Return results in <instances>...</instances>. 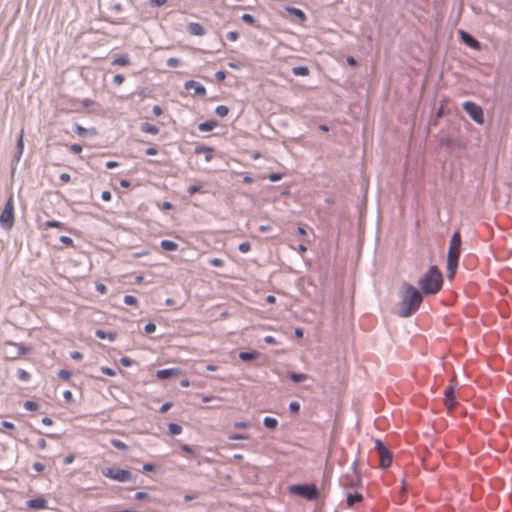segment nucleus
I'll return each mask as SVG.
<instances>
[{"label":"nucleus","mask_w":512,"mask_h":512,"mask_svg":"<svg viewBox=\"0 0 512 512\" xmlns=\"http://www.w3.org/2000/svg\"><path fill=\"white\" fill-rule=\"evenodd\" d=\"M424 294L408 282H403L399 290L398 315L408 318L417 312L424 299Z\"/></svg>","instance_id":"obj_1"},{"label":"nucleus","mask_w":512,"mask_h":512,"mask_svg":"<svg viewBox=\"0 0 512 512\" xmlns=\"http://www.w3.org/2000/svg\"><path fill=\"white\" fill-rule=\"evenodd\" d=\"M443 274L438 266L432 265L418 280L420 291L425 295L437 294L443 286Z\"/></svg>","instance_id":"obj_2"},{"label":"nucleus","mask_w":512,"mask_h":512,"mask_svg":"<svg viewBox=\"0 0 512 512\" xmlns=\"http://www.w3.org/2000/svg\"><path fill=\"white\" fill-rule=\"evenodd\" d=\"M291 494L297 495L307 501H315L319 498V489L315 483L292 484L288 487Z\"/></svg>","instance_id":"obj_3"},{"label":"nucleus","mask_w":512,"mask_h":512,"mask_svg":"<svg viewBox=\"0 0 512 512\" xmlns=\"http://www.w3.org/2000/svg\"><path fill=\"white\" fill-rule=\"evenodd\" d=\"M102 475L121 483L134 482L136 480V475H134L130 470L117 467H107L103 469Z\"/></svg>","instance_id":"obj_4"},{"label":"nucleus","mask_w":512,"mask_h":512,"mask_svg":"<svg viewBox=\"0 0 512 512\" xmlns=\"http://www.w3.org/2000/svg\"><path fill=\"white\" fill-rule=\"evenodd\" d=\"M14 225V201L11 195L6 203L3 211L0 214V226L3 229L9 230Z\"/></svg>","instance_id":"obj_5"},{"label":"nucleus","mask_w":512,"mask_h":512,"mask_svg":"<svg viewBox=\"0 0 512 512\" xmlns=\"http://www.w3.org/2000/svg\"><path fill=\"white\" fill-rule=\"evenodd\" d=\"M462 108L476 124L484 123V111L480 105L473 101H465Z\"/></svg>","instance_id":"obj_6"},{"label":"nucleus","mask_w":512,"mask_h":512,"mask_svg":"<svg viewBox=\"0 0 512 512\" xmlns=\"http://www.w3.org/2000/svg\"><path fill=\"white\" fill-rule=\"evenodd\" d=\"M461 246H462V237L460 231H454L448 248L447 256H454L455 258H459L461 256Z\"/></svg>","instance_id":"obj_7"},{"label":"nucleus","mask_w":512,"mask_h":512,"mask_svg":"<svg viewBox=\"0 0 512 512\" xmlns=\"http://www.w3.org/2000/svg\"><path fill=\"white\" fill-rule=\"evenodd\" d=\"M460 41L468 46L471 49L474 50H481V43L469 32L465 30H459L458 31Z\"/></svg>","instance_id":"obj_8"},{"label":"nucleus","mask_w":512,"mask_h":512,"mask_svg":"<svg viewBox=\"0 0 512 512\" xmlns=\"http://www.w3.org/2000/svg\"><path fill=\"white\" fill-rule=\"evenodd\" d=\"M444 404L448 409H452L457 405V399L455 395V388L453 385H449L445 388L444 392Z\"/></svg>","instance_id":"obj_9"},{"label":"nucleus","mask_w":512,"mask_h":512,"mask_svg":"<svg viewBox=\"0 0 512 512\" xmlns=\"http://www.w3.org/2000/svg\"><path fill=\"white\" fill-rule=\"evenodd\" d=\"M182 373V369L179 368V367H171V368H165V369H161V370H158L156 372V377L159 379V380H168V379H171L175 376H178Z\"/></svg>","instance_id":"obj_10"},{"label":"nucleus","mask_w":512,"mask_h":512,"mask_svg":"<svg viewBox=\"0 0 512 512\" xmlns=\"http://www.w3.org/2000/svg\"><path fill=\"white\" fill-rule=\"evenodd\" d=\"M26 506L32 510H43L48 507L47 500L42 497H35L26 501Z\"/></svg>","instance_id":"obj_11"},{"label":"nucleus","mask_w":512,"mask_h":512,"mask_svg":"<svg viewBox=\"0 0 512 512\" xmlns=\"http://www.w3.org/2000/svg\"><path fill=\"white\" fill-rule=\"evenodd\" d=\"M184 88L187 90L193 89L195 96H205L206 95V88L204 87V85H202L200 82H197L195 80H187L184 83Z\"/></svg>","instance_id":"obj_12"},{"label":"nucleus","mask_w":512,"mask_h":512,"mask_svg":"<svg viewBox=\"0 0 512 512\" xmlns=\"http://www.w3.org/2000/svg\"><path fill=\"white\" fill-rule=\"evenodd\" d=\"M8 346L11 348H15V355L13 357H20L22 355L30 354L32 352V348L30 346H25L21 343H16L13 341H8Z\"/></svg>","instance_id":"obj_13"},{"label":"nucleus","mask_w":512,"mask_h":512,"mask_svg":"<svg viewBox=\"0 0 512 512\" xmlns=\"http://www.w3.org/2000/svg\"><path fill=\"white\" fill-rule=\"evenodd\" d=\"M378 454H379L380 467L382 469L389 468L392 464V459H393L391 451L389 449H387L385 451L379 452Z\"/></svg>","instance_id":"obj_14"},{"label":"nucleus","mask_w":512,"mask_h":512,"mask_svg":"<svg viewBox=\"0 0 512 512\" xmlns=\"http://www.w3.org/2000/svg\"><path fill=\"white\" fill-rule=\"evenodd\" d=\"M459 258H455L454 256H447V271H448V278L451 279L454 277L457 268L459 266Z\"/></svg>","instance_id":"obj_15"},{"label":"nucleus","mask_w":512,"mask_h":512,"mask_svg":"<svg viewBox=\"0 0 512 512\" xmlns=\"http://www.w3.org/2000/svg\"><path fill=\"white\" fill-rule=\"evenodd\" d=\"M214 149L210 146H206L203 144H197L194 147V153L199 155L202 154V152H205V161L210 162L212 160V153Z\"/></svg>","instance_id":"obj_16"},{"label":"nucleus","mask_w":512,"mask_h":512,"mask_svg":"<svg viewBox=\"0 0 512 512\" xmlns=\"http://www.w3.org/2000/svg\"><path fill=\"white\" fill-rule=\"evenodd\" d=\"M187 31L193 36H203L206 34V29L197 22H190L187 26Z\"/></svg>","instance_id":"obj_17"},{"label":"nucleus","mask_w":512,"mask_h":512,"mask_svg":"<svg viewBox=\"0 0 512 512\" xmlns=\"http://www.w3.org/2000/svg\"><path fill=\"white\" fill-rule=\"evenodd\" d=\"M364 499L363 495L359 492L347 493L346 504L348 507H352L357 503L362 502Z\"/></svg>","instance_id":"obj_18"},{"label":"nucleus","mask_w":512,"mask_h":512,"mask_svg":"<svg viewBox=\"0 0 512 512\" xmlns=\"http://www.w3.org/2000/svg\"><path fill=\"white\" fill-rule=\"evenodd\" d=\"M23 150H24L23 131H21L20 134H19V137L17 139L16 152H15V155H14V158H13V161L15 163H18L20 161L21 156L23 154Z\"/></svg>","instance_id":"obj_19"},{"label":"nucleus","mask_w":512,"mask_h":512,"mask_svg":"<svg viewBox=\"0 0 512 512\" xmlns=\"http://www.w3.org/2000/svg\"><path fill=\"white\" fill-rule=\"evenodd\" d=\"M260 356V353L258 351H241L239 352V359L243 362H250L253 360L258 359Z\"/></svg>","instance_id":"obj_20"},{"label":"nucleus","mask_w":512,"mask_h":512,"mask_svg":"<svg viewBox=\"0 0 512 512\" xmlns=\"http://www.w3.org/2000/svg\"><path fill=\"white\" fill-rule=\"evenodd\" d=\"M95 336L102 340H108L109 342H114L116 340V333L112 331H105L102 329H97L95 331Z\"/></svg>","instance_id":"obj_21"},{"label":"nucleus","mask_w":512,"mask_h":512,"mask_svg":"<svg viewBox=\"0 0 512 512\" xmlns=\"http://www.w3.org/2000/svg\"><path fill=\"white\" fill-rule=\"evenodd\" d=\"M73 131L81 137H87L88 135H94L96 133L94 128L87 129L78 123L73 125Z\"/></svg>","instance_id":"obj_22"},{"label":"nucleus","mask_w":512,"mask_h":512,"mask_svg":"<svg viewBox=\"0 0 512 512\" xmlns=\"http://www.w3.org/2000/svg\"><path fill=\"white\" fill-rule=\"evenodd\" d=\"M286 11L290 15L298 18L300 21H305L307 19V16H306L305 12L302 9H300V8L293 7V6H288L286 8Z\"/></svg>","instance_id":"obj_23"},{"label":"nucleus","mask_w":512,"mask_h":512,"mask_svg":"<svg viewBox=\"0 0 512 512\" xmlns=\"http://www.w3.org/2000/svg\"><path fill=\"white\" fill-rule=\"evenodd\" d=\"M218 123L216 120L210 119L198 124V129L201 132H209L212 131L215 127H217Z\"/></svg>","instance_id":"obj_24"},{"label":"nucleus","mask_w":512,"mask_h":512,"mask_svg":"<svg viewBox=\"0 0 512 512\" xmlns=\"http://www.w3.org/2000/svg\"><path fill=\"white\" fill-rule=\"evenodd\" d=\"M140 130L151 135H157L160 131L156 125L150 124L148 122L141 123Z\"/></svg>","instance_id":"obj_25"},{"label":"nucleus","mask_w":512,"mask_h":512,"mask_svg":"<svg viewBox=\"0 0 512 512\" xmlns=\"http://www.w3.org/2000/svg\"><path fill=\"white\" fill-rule=\"evenodd\" d=\"M160 247L164 251L174 252L178 250V244L172 240L164 239L160 242Z\"/></svg>","instance_id":"obj_26"},{"label":"nucleus","mask_w":512,"mask_h":512,"mask_svg":"<svg viewBox=\"0 0 512 512\" xmlns=\"http://www.w3.org/2000/svg\"><path fill=\"white\" fill-rule=\"evenodd\" d=\"M288 378L294 383H300L307 380L308 375L300 372H289Z\"/></svg>","instance_id":"obj_27"},{"label":"nucleus","mask_w":512,"mask_h":512,"mask_svg":"<svg viewBox=\"0 0 512 512\" xmlns=\"http://www.w3.org/2000/svg\"><path fill=\"white\" fill-rule=\"evenodd\" d=\"M263 425L269 430H275L278 427V420L275 417L266 416L263 419Z\"/></svg>","instance_id":"obj_28"},{"label":"nucleus","mask_w":512,"mask_h":512,"mask_svg":"<svg viewBox=\"0 0 512 512\" xmlns=\"http://www.w3.org/2000/svg\"><path fill=\"white\" fill-rule=\"evenodd\" d=\"M110 444L114 448L121 450V451H127L129 449V446L126 443H124L123 441H121L120 439H117V438L110 439Z\"/></svg>","instance_id":"obj_29"},{"label":"nucleus","mask_w":512,"mask_h":512,"mask_svg":"<svg viewBox=\"0 0 512 512\" xmlns=\"http://www.w3.org/2000/svg\"><path fill=\"white\" fill-rule=\"evenodd\" d=\"M130 58L127 54H123L112 61V65L127 66L130 64Z\"/></svg>","instance_id":"obj_30"},{"label":"nucleus","mask_w":512,"mask_h":512,"mask_svg":"<svg viewBox=\"0 0 512 512\" xmlns=\"http://www.w3.org/2000/svg\"><path fill=\"white\" fill-rule=\"evenodd\" d=\"M292 73L295 76H307L309 75V68L307 66H295L292 68Z\"/></svg>","instance_id":"obj_31"},{"label":"nucleus","mask_w":512,"mask_h":512,"mask_svg":"<svg viewBox=\"0 0 512 512\" xmlns=\"http://www.w3.org/2000/svg\"><path fill=\"white\" fill-rule=\"evenodd\" d=\"M15 348H11L8 346V341L5 342L4 344V347H3V352H4V355H5V358L9 359V360H16L18 357H12L15 355Z\"/></svg>","instance_id":"obj_32"},{"label":"nucleus","mask_w":512,"mask_h":512,"mask_svg":"<svg viewBox=\"0 0 512 512\" xmlns=\"http://www.w3.org/2000/svg\"><path fill=\"white\" fill-rule=\"evenodd\" d=\"M168 432L172 436H176L181 434L182 432V426L178 423H169L168 424Z\"/></svg>","instance_id":"obj_33"},{"label":"nucleus","mask_w":512,"mask_h":512,"mask_svg":"<svg viewBox=\"0 0 512 512\" xmlns=\"http://www.w3.org/2000/svg\"><path fill=\"white\" fill-rule=\"evenodd\" d=\"M45 228H63L64 223L57 220H47L43 223Z\"/></svg>","instance_id":"obj_34"},{"label":"nucleus","mask_w":512,"mask_h":512,"mask_svg":"<svg viewBox=\"0 0 512 512\" xmlns=\"http://www.w3.org/2000/svg\"><path fill=\"white\" fill-rule=\"evenodd\" d=\"M229 113V108L226 105H218L215 108V114L219 117H225Z\"/></svg>","instance_id":"obj_35"},{"label":"nucleus","mask_w":512,"mask_h":512,"mask_svg":"<svg viewBox=\"0 0 512 512\" xmlns=\"http://www.w3.org/2000/svg\"><path fill=\"white\" fill-rule=\"evenodd\" d=\"M17 378L21 381H29L30 378H31V375L28 371L24 370V369H18L17 370Z\"/></svg>","instance_id":"obj_36"},{"label":"nucleus","mask_w":512,"mask_h":512,"mask_svg":"<svg viewBox=\"0 0 512 512\" xmlns=\"http://www.w3.org/2000/svg\"><path fill=\"white\" fill-rule=\"evenodd\" d=\"M23 407L28 411H35L38 409L39 404L35 401L27 400L24 402Z\"/></svg>","instance_id":"obj_37"},{"label":"nucleus","mask_w":512,"mask_h":512,"mask_svg":"<svg viewBox=\"0 0 512 512\" xmlns=\"http://www.w3.org/2000/svg\"><path fill=\"white\" fill-rule=\"evenodd\" d=\"M241 20L249 25H254L256 23V18L251 15V14H248V13H244L242 16H241Z\"/></svg>","instance_id":"obj_38"},{"label":"nucleus","mask_w":512,"mask_h":512,"mask_svg":"<svg viewBox=\"0 0 512 512\" xmlns=\"http://www.w3.org/2000/svg\"><path fill=\"white\" fill-rule=\"evenodd\" d=\"M123 301L126 305L129 306H134L138 303V299L133 295H125Z\"/></svg>","instance_id":"obj_39"},{"label":"nucleus","mask_w":512,"mask_h":512,"mask_svg":"<svg viewBox=\"0 0 512 512\" xmlns=\"http://www.w3.org/2000/svg\"><path fill=\"white\" fill-rule=\"evenodd\" d=\"M166 64L168 67L175 68L181 65V60L175 57H170L167 59Z\"/></svg>","instance_id":"obj_40"},{"label":"nucleus","mask_w":512,"mask_h":512,"mask_svg":"<svg viewBox=\"0 0 512 512\" xmlns=\"http://www.w3.org/2000/svg\"><path fill=\"white\" fill-rule=\"evenodd\" d=\"M59 241L64 245L75 247L73 239L69 236L62 235L59 237Z\"/></svg>","instance_id":"obj_41"},{"label":"nucleus","mask_w":512,"mask_h":512,"mask_svg":"<svg viewBox=\"0 0 512 512\" xmlns=\"http://www.w3.org/2000/svg\"><path fill=\"white\" fill-rule=\"evenodd\" d=\"M150 498H151V496L148 493L142 492V491L136 492L133 496V499L137 500V501L146 500V499H150Z\"/></svg>","instance_id":"obj_42"},{"label":"nucleus","mask_w":512,"mask_h":512,"mask_svg":"<svg viewBox=\"0 0 512 512\" xmlns=\"http://www.w3.org/2000/svg\"><path fill=\"white\" fill-rule=\"evenodd\" d=\"M288 409L291 413L296 414L300 411V403L298 401H292L289 403Z\"/></svg>","instance_id":"obj_43"},{"label":"nucleus","mask_w":512,"mask_h":512,"mask_svg":"<svg viewBox=\"0 0 512 512\" xmlns=\"http://www.w3.org/2000/svg\"><path fill=\"white\" fill-rule=\"evenodd\" d=\"M238 250L241 253H248L251 250V244L248 241L242 242L238 245Z\"/></svg>","instance_id":"obj_44"},{"label":"nucleus","mask_w":512,"mask_h":512,"mask_svg":"<svg viewBox=\"0 0 512 512\" xmlns=\"http://www.w3.org/2000/svg\"><path fill=\"white\" fill-rule=\"evenodd\" d=\"M283 178V175L278 172H272L267 176V179L271 182H278Z\"/></svg>","instance_id":"obj_45"},{"label":"nucleus","mask_w":512,"mask_h":512,"mask_svg":"<svg viewBox=\"0 0 512 512\" xmlns=\"http://www.w3.org/2000/svg\"><path fill=\"white\" fill-rule=\"evenodd\" d=\"M71 375H72L71 372L66 369H61L58 372V377L63 380H69L71 378Z\"/></svg>","instance_id":"obj_46"},{"label":"nucleus","mask_w":512,"mask_h":512,"mask_svg":"<svg viewBox=\"0 0 512 512\" xmlns=\"http://www.w3.org/2000/svg\"><path fill=\"white\" fill-rule=\"evenodd\" d=\"M251 423L248 421H237L234 423L236 429H247L250 428Z\"/></svg>","instance_id":"obj_47"},{"label":"nucleus","mask_w":512,"mask_h":512,"mask_svg":"<svg viewBox=\"0 0 512 512\" xmlns=\"http://www.w3.org/2000/svg\"><path fill=\"white\" fill-rule=\"evenodd\" d=\"M119 362L124 367H130L134 364V361L126 356L121 357Z\"/></svg>","instance_id":"obj_48"},{"label":"nucleus","mask_w":512,"mask_h":512,"mask_svg":"<svg viewBox=\"0 0 512 512\" xmlns=\"http://www.w3.org/2000/svg\"><path fill=\"white\" fill-rule=\"evenodd\" d=\"M202 190L201 185H191L188 187L187 192L190 196L200 192Z\"/></svg>","instance_id":"obj_49"},{"label":"nucleus","mask_w":512,"mask_h":512,"mask_svg":"<svg viewBox=\"0 0 512 512\" xmlns=\"http://www.w3.org/2000/svg\"><path fill=\"white\" fill-rule=\"evenodd\" d=\"M180 449L183 451V452H186L190 455H195V450L194 448L189 445V444H181L180 446Z\"/></svg>","instance_id":"obj_50"},{"label":"nucleus","mask_w":512,"mask_h":512,"mask_svg":"<svg viewBox=\"0 0 512 512\" xmlns=\"http://www.w3.org/2000/svg\"><path fill=\"white\" fill-rule=\"evenodd\" d=\"M142 471L143 472H156L157 471V467L153 463H145L142 466Z\"/></svg>","instance_id":"obj_51"},{"label":"nucleus","mask_w":512,"mask_h":512,"mask_svg":"<svg viewBox=\"0 0 512 512\" xmlns=\"http://www.w3.org/2000/svg\"><path fill=\"white\" fill-rule=\"evenodd\" d=\"M156 330V325L155 323L153 322H148L145 326H144V332L146 334H151V333H154Z\"/></svg>","instance_id":"obj_52"},{"label":"nucleus","mask_w":512,"mask_h":512,"mask_svg":"<svg viewBox=\"0 0 512 512\" xmlns=\"http://www.w3.org/2000/svg\"><path fill=\"white\" fill-rule=\"evenodd\" d=\"M101 372L104 374V375H107V376H110V377H114L116 375V371L110 367H106V366H102L101 367Z\"/></svg>","instance_id":"obj_53"},{"label":"nucleus","mask_w":512,"mask_h":512,"mask_svg":"<svg viewBox=\"0 0 512 512\" xmlns=\"http://www.w3.org/2000/svg\"><path fill=\"white\" fill-rule=\"evenodd\" d=\"M375 449L379 453V452L387 450L388 448L385 446V444L382 442V440L376 439L375 440Z\"/></svg>","instance_id":"obj_54"},{"label":"nucleus","mask_w":512,"mask_h":512,"mask_svg":"<svg viewBox=\"0 0 512 512\" xmlns=\"http://www.w3.org/2000/svg\"><path fill=\"white\" fill-rule=\"evenodd\" d=\"M224 260L220 258H212L209 260V264L214 267H222L224 265Z\"/></svg>","instance_id":"obj_55"},{"label":"nucleus","mask_w":512,"mask_h":512,"mask_svg":"<svg viewBox=\"0 0 512 512\" xmlns=\"http://www.w3.org/2000/svg\"><path fill=\"white\" fill-rule=\"evenodd\" d=\"M346 63L353 68H357L359 66V62L353 56H347Z\"/></svg>","instance_id":"obj_56"},{"label":"nucleus","mask_w":512,"mask_h":512,"mask_svg":"<svg viewBox=\"0 0 512 512\" xmlns=\"http://www.w3.org/2000/svg\"><path fill=\"white\" fill-rule=\"evenodd\" d=\"M226 38L229 40V41H236L238 38H239V33L237 31H229L226 35Z\"/></svg>","instance_id":"obj_57"},{"label":"nucleus","mask_w":512,"mask_h":512,"mask_svg":"<svg viewBox=\"0 0 512 512\" xmlns=\"http://www.w3.org/2000/svg\"><path fill=\"white\" fill-rule=\"evenodd\" d=\"M172 406H173V403H172V402H170V401H167V402L163 403V404L160 406V408H159V410H158V411H159L160 413H165V412H167V411H168Z\"/></svg>","instance_id":"obj_58"},{"label":"nucleus","mask_w":512,"mask_h":512,"mask_svg":"<svg viewBox=\"0 0 512 512\" xmlns=\"http://www.w3.org/2000/svg\"><path fill=\"white\" fill-rule=\"evenodd\" d=\"M439 144H440V146H442V147H449V146L452 144V140H451V138H449V137H442V138L439 140Z\"/></svg>","instance_id":"obj_59"},{"label":"nucleus","mask_w":512,"mask_h":512,"mask_svg":"<svg viewBox=\"0 0 512 512\" xmlns=\"http://www.w3.org/2000/svg\"><path fill=\"white\" fill-rule=\"evenodd\" d=\"M125 80V76L123 74H116L113 78V83L116 85H121Z\"/></svg>","instance_id":"obj_60"},{"label":"nucleus","mask_w":512,"mask_h":512,"mask_svg":"<svg viewBox=\"0 0 512 512\" xmlns=\"http://www.w3.org/2000/svg\"><path fill=\"white\" fill-rule=\"evenodd\" d=\"M70 150L75 154H79L82 152V146L80 144L74 143L70 145Z\"/></svg>","instance_id":"obj_61"},{"label":"nucleus","mask_w":512,"mask_h":512,"mask_svg":"<svg viewBox=\"0 0 512 512\" xmlns=\"http://www.w3.org/2000/svg\"><path fill=\"white\" fill-rule=\"evenodd\" d=\"M215 78L218 82L223 81L226 78V72L223 70H219L215 73Z\"/></svg>","instance_id":"obj_62"},{"label":"nucleus","mask_w":512,"mask_h":512,"mask_svg":"<svg viewBox=\"0 0 512 512\" xmlns=\"http://www.w3.org/2000/svg\"><path fill=\"white\" fill-rule=\"evenodd\" d=\"M32 468H33L36 472L40 473V472L44 471V469H45V465H44V464H42V463H40V462H35V463H33Z\"/></svg>","instance_id":"obj_63"},{"label":"nucleus","mask_w":512,"mask_h":512,"mask_svg":"<svg viewBox=\"0 0 512 512\" xmlns=\"http://www.w3.org/2000/svg\"><path fill=\"white\" fill-rule=\"evenodd\" d=\"M96 291L100 294H105L107 292V287L103 283H96Z\"/></svg>","instance_id":"obj_64"}]
</instances>
